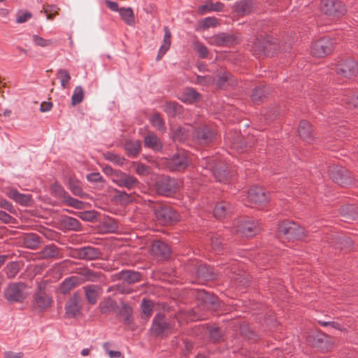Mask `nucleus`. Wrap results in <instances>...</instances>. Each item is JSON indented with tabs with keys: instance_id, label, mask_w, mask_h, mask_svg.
<instances>
[{
	"instance_id": "53",
	"label": "nucleus",
	"mask_w": 358,
	"mask_h": 358,
	"mask_svg": "<svg viewBox=\"0 0 358 358\" xmlns=\"http://www.w3.org/2000/svg\"><path fill=\"white\" fill-rule=\"evenodd\" d=\"M114 199L120 201H133L131 194H128L125 192H117L114 195Z\"/></svg>"
},
{
	"instance_id": "18",
	"label": "nucleus",
	"mask_w": 358,
	"mask_h": 358,
	"mask_svg": "<svg viewBox=\"0 0 358 358\" xmlns=\"http://www.w3.org/2000/svg\"><path fill=\"white\" fill-rule=\"evenodd\" d=\"M311 124L307 120H301L299 124L298 132L299 136L304 141L310 143L313 141V134Z\"/></svg>"
},
{
	"instance_id": "27",
	"label": "nucleus",
	"mask_w": 358,
	"mask_h": 358,
	"mask_svg": "<svg viewBox=\"0 0 358 358\" xmlns=\"http://www.w3.org/2000/svg\"><path fill=\"white\" fill-rule=\"evenodd\" d=\"M228 138L231 140L234 148L238 151H243L245 148L252 146L251 145H248L245 138L239 134H236L234 136H228Z\"/></svg>"
},
{
	"instance_id": "10",
	"label": "nucleus",
	"mask_w": 358,
	"mask_h": 358,
	"mask_svg": "<svg viewBox=\"0 0 358 358\" xmlns=\"http://www.w3.org/2000/svg\"><path fill=\"white\" fill-rule=\"evenodd\" d=\"M239 40L238 35L220 33L210 38V43L217 46L230 47L238 43Z\"/></svg>"
},
{
	"instance_id": "6",
	"label": "nucleus",
	"mask_w": 358,
	"mask_h": 358,
	"mask_svg": "<svg viewBox=\"0 0 358 358\" xmlns=\"http://www.w3.org/2000/svg\"><path fill=\"white\" fill-rule=\"evenodd\" d=\"M321 10L329 16L339 17L346 13L347 8L339 0H323L321 3Z\"/></svg>"
},
{
	"instance_id": "24",
	"label": "nucleus",
	"mask_w": 358,
	"mask_h": 358,
	"mask_svg": "<svg viewBox=\"0 0 358 358\" xmlns=\"http://www.w3.org/2000/svg\"><path fill=\"white\" fill-rule=\"evenodd\" d=\"M180 99L187 103H194L201 100V95L192 88L187 89L180 96Z\"/></svg>"
},
{
	"instance_id": "34",
	"label": "nucleus",
	"mask_w": 358,
	"mask_h": 358,
	"mask_svg": "<svg viewBox=\"0 0 358 358\" xmlns=\"http://www.w3.org/2000/svg\"><path fill=\"white\" fill-rule=\"evenodd\" d=\"M99 252L96 248L92 247L83 248L79 252L80 258L87 259H93L99 257Z\"/></svg>"
},
{
	"instance_id": "21",
	"label": "nucleus",
	"mask_w": 358,
	"mask_h": 358,
	"mask_svg": "<svg viewBox=\"0 0 358 358\" xmlns=\"http://www.w3.org/2000/svg\"><path fill=\"white\" fill-rule=\"evenodd\" d=\"M169 328V324L165 321L164 317L161 314L157 315L153 320L152 332L155 335H159Z\"/></svg>"
},
{
	"instance_id": "54",
	"label": "nucleus",
	"mask_w": 358,
	"mask_h": 358,
	"mask_svg": "<svg viewBox=\"0 0 358 358\" xmlns=\"http://www.w3.org/2000/svg\"><path fill=\"white\" fill-rule=\"evenodd\" d=\"M218 24V20L215 17H206L202 21V27L204 29L209 28L210 27H215Z\"/></svg>"
},
{
	"instance_id": "40",
	"label": "nucleus",
	"mask_w": 358,
	"mask_h": 358,
	"mask_svg": "<svg viewBox=\"0 0 358 358\" xmlns=\"http://www.w3.org/2000/svg\"><path fill=\"white\" fill-rule=\"evenodd\" d=\"M84 98V90L82 87L78 86L75 88L71 97V105L76 106L80 103Z\"/></svg>"
},
{
	"instance_id": "7",
	"label": "nucleus",
	"mask_w": 358,
	"mask_h": 358,
	"mask_svg": "<svg viewBox=\"0 0 358 358\" xmlns=\"http://www.w3.org/2000/svg\"><path fill=\"white\" fill-rule=\"evenodd\" d=\"M215 136V130L206 125L196 128L192 134L194 141L199 145H208L212 143Z\"/></svg>"
},
{
	"instance_id": "22",
	"label": "nucleus",
	"mask_w": 358,
	"mask_h": 358,
	"mask_svg": "<svg viewBox=\"0 0 358 358\" xmlns=\"http://www.w3.org/2000/svg\"><path fill=\"white\" fill-rule=\"evenodd\" d=\"M152 253L158 257L166 258L170 255L171 250L169 245L160 241H155L152 246Z\"/></svg>"
},
{
	"instance_id": "5",
	"label": "nucleus",
	"mask_w": 358,
	"mask_h": 358,
	"mask_svg": "<svg viewBox=\"0 0 358 358\" xmlns=\"http://www.w3.org/2000/svg\"><path fill=\"white\" fill-rule=\"evenodd\" d=\"M337 74L351 78L358 74V63L351 58L339 60L335 67Z\"/></svg>"
},
{
	"instance_id": "35",
	"label": "nucleus",
	"mask_w": 358,
	"mask_h": 358,
	"mask_svg": "<svg viewBox=\"0 0 358 358\" xmlns=\"http://www.w3.org/2000/svg\"><path fill=\"white\" fill-rule=\"evenodd\" d=\"M51 189L57 196L64 198L65 199L64 201H79L78 199H73L67 195V193L64 191L62 187L57 183L52 185Z\"/></svg>"
},
{
	"instance_id": "39",
	"label": "nucleus",
	"mask_w": 358,
	"mask_h": 358,
	"mask_svg": "<svg viewBox=\"0 0 358 358\" xmlns=\"http://www.w3.org/2000/svg\"><path fill=\"white\" fill-rule=\"evenodd\" d=\"M188 136V131L179 126L173 131V139L174 141L182 142L187 138Z\"/></svg>"
},
{
	"instance_id": "37",
	"label": "nucleus",
	"mask_w": 358,
	"mask_h": 358,
	"mask_svg": "<svg viewBox=\"0 0 358 358\" xmlns=\"http://www.w3.org/2000/svg\"><path fill=\"white\" fill-rule=\"evenodd\" d=\"M8 196L10 199L15 201H30L32 199L30 194H20L16 189L10 190L8 193Z\"/></svg>"
},
{
	"instance_id": "16",
	"label": "nucleus",
	"mask_w": 358,
	"mask_h": 358,
	"mask_svg": "<svg viewBox=\"0 0 358 358\" xmlns=\"http://www.w3.org/2000/svg\"><path fill=\"white\" fill-rule=\"evenodd\" d=\"M80 297L75 293L66 303V313L70 317H76L80 314Z\"/></svg>"
},
{
	"instance_id": "60",
	"label": "nucleus",
	"mask_w": 358,
	"mask_h": 358,
	"mask_svg": "<svg viewBox=\"0 0 358 358\" xmlns=\"http://www.w3.org/2000/svg\"><path fill=\"white\" fill-rule=\"evenodd\" d=\"M150 168L143 164H139L136 167V173L141 176H146L149 173Z\"/></svg>"
},
{
	"instance_id": "64",
	"label": "nucleus",
	"mask_w": 358,
	"mask_h": 358,
	"mask_svg": "<svg viewBox=\"0 0 358 358\" xmlns=\"http://www.w3.org/2000/svg\"><path fill=\"white\" fill-rule=\"evenodd\" d=\"M52 107V103L50 101H44L41 104L40 110L41 112L50 110Z\"/></svg>"
},
{
	"instance_id": "55",
	"label": "nucleus",
	"mask_w": 358,
	"mask_h": 358,
	"mask_svg": "<svg viewBox=\"0 0 358 358\" xmlns=\"http://www.w3.org/2000/svg\"><path fill=\"white\" fill-rule=\"evenodd\" d=\"M215 81V78L210 76H198L196 78V82L199 84L208 85L213 83Z\"/></svg>"
},
{
	"instance_id": "3",
	"label": "nucleus",
	"mask_w": 358,
	"mask_h": 358,
	"mask_svg": "<svg viewBox=\"0 0 358 358\" xmlns=\"http://www.w3.org/2000/svg\"><path fill=\"white\" fill-rule=\"evenodd\" d=\"M335 42L328 36L322 37L311 45V53L317 57H324L330 55L334 49Z\"/></svg>"
},
{
	"instance_id": "11",
	"label": "nucleus",
	"mask_w": 358,
	"mask_h": 358,
	"mask_svg": "<svg viewBox=\"0 0 358 358\" xmlns=\"http://www.w3.org/2000/svg\"><path fill=\"white\" fill-rule=\"evenodd\" d=\"M248 199L250 201H269L273 199L271 194L263 187L253 186L248 191Z\"/></svg>"
},
{
	"instance_id": "58",
	"label": "nucleus",
	"mask_w": 358,
	"mask_h": 358,
	"mask_svg": "<svg viewBox=\"0 0 358 358\" xmlns=\"http://www.w3.org/2000/svg\"><path fill=\"white\" fill-rule=\"evenodd\" d=\"M103 347L110 358H119L121 357V352L120 351H113L109 350V343H105Z\"/></svg>"
},
{
	"instance_id": "12",
	"label": "nucleus",
	"mask_w": 358,
	"mask_h": 358,
	"mask_svg": "<svg viewBox=\"0 0 358 358\" xmlns=\"http://www.w3.org/2000/svg\"><path fill=\"white\" fill-rule=\"evenodd\" d=\"M215 78L216 85L218 88L226 90L228 86H234L237 85V80L233 75L225 70L221 71Z\"/></svg>"
},
{
	"instance_id": "49",
	"label": "nucleus",
	"mask_w": 358,
	"mask_h": 358,
	"mask_svg": "<svg viewBox=\"0 0 358 358\" xmlns=\"http://www.w3.org/2000/svg\"><path fill=\"white\" fill-rule=\"evenodd\" d=\"M5 271L8 278H14L19 271L18 264L16 262H11L8 264L6 266Z\"/></svg>"
},
{
	"instance_id": "61",
	"label": "nucleus",
	"mask_w": 358,
	"mask_h": 358,
	"mask_svg": "<svg viewBox=\"0 0 358 358\" xmlns=\"http://www.w3.org/2000/svg\"><path fill=\"white\" fill-rule=\"evenodd\" d=\"M201 296L203 295V298L201 299L203 301L204 303H210L212 304L215 303L216 298L214 296L210 295V294L207 292H201L200 294Z\"/></svg>"
},
{
	"instance_id": "26",
	"label": "nucleus",
	"mask_w": 358,
	"mask_h": 358,
	"mask_svg": "<svg viewBox=\"0 0 358 358\" xmlns=\"http://www.w3.org/2000/svg\"><path fill=\"white\" fill-rule=\"evenodd\" d=\"M164 111L169 116L174 117L182 113V106L176 102H166Z\"/></svg>"
},
{
	"instance_id": "30",
	"label": "nucleus",
	"mask_w": 358,
	"mask_h": 358,
	"mask_svg": "<svg viewBox=\"0 0 358 358\" xmlns=\"http://www.w3.org/2000/svg\"><path fill=\"white\" fill-rule=\"evenodd\" d=\"M144 145L145 147L155 150H159L162 148V144L159 138L154 134H150L145 137Z\"/></svg>"
},
{
	"instance_id": "52",
	"label": "nucleus",
	"mask_w": 358,
	"mask_h": 358,
	"mask_svg": "<svg viewBox=\"0 0 358 358\" xmlns=\"http://www.w3.org/2000/svg\"><path fill=\"white\" fill-rule=\"evenodd\" d=\"M58 255V250L55 245H48L43 250V255L45 257H54Z\"/></svg>"
},
{
	"instance_id": "33",
	"label": "nucleus",
	"mask_w": 358,
	"mask_h": 358,
	"mask_svg": "<svg viewBox=\"0 0 358 358\" xmlns=\"http://www.w3.org/2000/svg\"><path fill=\"white\" fill-rule=\"evenodd\" d=\"M69 186L74 195L81 198H85V196H87V194L83 192L80 182L78 180L70 178L69 180Z\"/></svg>"
},
{
	"instance_id": "36",
	"label": "nucleus",
	"mask_w": 358,
	"mask_h": 358,
	"mask_svg": "<svg viewBox=\"0 0 358 358\" xmlns=\"http://www.w3.org/2000/svg\"><path fill=\"white\" fill-rule=\"evenodd\" d=\"M120 278L129 283L138 282L141 278V275L135 271H123L120 274Z\"/></svg>"
},
{
	"instance_id": "56",
	"label": "nucleus",
	"mask_w": 358,
	"mask_h": 358,
	"mask_svg": "<svg viewBox=\"0 0 358 358\" xmlns=\"http://www.w3.org/2000/svg\"><path fill=\"white\" fill-rule=\"evenodd\" d=\"M211 274L212 272L210 271V268L206 265H201L198 268V275L201 278H207L210 277Z\"/></svg>"
},
{
	"instance_id": "47",
	"label": "nucleus",
	"mask_w": 358,
	"mask_h": 358,
	"mask_svg": "<svg viewBox=\"0 0 358 358\" xmlns=\"http://www.w3.org/2000/svg\"><path fill=\"white\" fill-rule=\"evenodd\" d=\"M142 313L145 318H149L152 313L153 303L150 301L143 300L141 304Z\"/></svg>"
},
{
	"instance_id": "14",
	"label": "nucleus",
	"mask_w": 358,
	"mask_h": 358,
	"mask_svg": "<svg viewBox=\"0 0 358 358\" xmlns=\"http://www.w3.org/2000/svg\"><path fill=\"white\" fill-rule=\"evenodd\" d=\"M166 166L171 171H180L188 166V161L183 154H176L166 159Z\"/></svg>"
},
{
	"instance_id": "63",
	"label": "nucleus",
	"mask_w": 358,
	"mask_h": 358,
	"mask_svg": "<svg viewBox=\"0 0 358 358\" xmlns=\"http://www.w3.org/2000/svg\"><path fill=\"white\" fill-rule=\"evenodd\" d=\"M31 16L32 15L29 12H25L22 14H18L16 21L17 23H23L26 22L28 19L31 18Z\"/></svg>"
},
{
	"instance_id": "28",
	"label": "nucleus",
	"mask_w": 358,
	"mask_h": 358,
	"mask_svg": "<svg viewBox=\"0 0 358 358\" xmlns=\"http://www.w3.org/2000/svg\"><path fill=\"white\" fill-rule=\"evenodd\" d=\"M164 29V32H165L164 38V43L161 46V48L159 50V52H158V55L157 57V60H159L163 57V55H165L166 51L170 48L171 43V34L169 28L167 27H165Z\"/></svg>"
},
{
	"instance_id": "29",
	"label": "nucleus",
	"mask_w": 358,
	"mask_h": 358,
	"mask_svg": "<svg viewBox=\"0 0 358 358\" xmlns=\"http://www.w3.org/2000/svg\"><path fill=\"white\" fill-rule=\"evenodd\" d=\"M80 283V280L77 276H72L66 279L61 285L60 289L63 294L69 293L73 287Z\"/></svg>"
},
{
	"instance_id": "15",
	"label": "nucleus",
	"mask_w": 358,
	"mask_h": 358,
	"mask_svg": "<svg viewBox=\"0 0 358 358\" xmlns=\"http://www.w3.org/2000/svg\"><path fill=\"white\" fill-rule=\"evenodd\" d=\"M113 182L120 187L131 189L138 185V180L132 176L119 171L113 177Z\"/></svg>"
},
{
	"instance_id": "46",
	"label": "nucleus",
	"mask_w": 358,
	"mask_h": 358,
	"mask_svg": "<svg viewBox=\"0 0 358 358\" xmlns=\"http://www.w3.org/2000/svg\"><path fill=\"white\" fill-rule=\"evenodd\" d=\"M115 306V302L108 298L100 303V310L102 313H107L112 311Z\"/></svg>"
},
{
	"instance_id": "42",
	"label": "nucleus",
	"mask_w": 358,
	"mask_h": 358,
	"mask_svg": "<svg viewBox=\"0 0 358 358\" xmlns=\"http://www.w3.org/2000/svg\"><path fill=\"white\" fill-rule=\"evenodd\" d=\"M266 43V38L263 36H260L255 40L252 45L253 50L257 55L263 54L264 48V44Z\"/></svg>"
},
{
	"instance_id": "17",
	"label": "nucleus",
	"mask_w": 358,
	"mask_h": 358,
	"mask_svg": "<svg viewBox=\"0 0 358 358\" xmlns=\"http://www.w3.org/2000/svg\"><path fill=\"white\" fill-rule=\"evenodd\" d=\"M270 93L271 90L266 85H259L252 90L251 99L254 103L260 104L265 101Z\"/></svg>"
},
{
	"instance_id": "62",
	"label": "nucleus",
	"mask_w": 358,
	"mask_h": 358,
	"mask_svg": "<svg viewBox=\"0 0 358 358\" xmlns=\"http://www.w3.org/2000/svg\"><path fill=\"white\" fill-rule=\"evenodd\" d=\"M87 178L89 181L93 182H101L103 180L102 176L99 173H92L87 175Z\"/></svg>"
},
{
	"instance_id": "44",
	"label": "nucleus",
	"mask_w": 358,
	"mask_h": 358,
	"mask_svg": "<svg viewBox=\"0 0 358 358\" xmlns=\"http://www.w3.org/2000/svg\"><path fill=\"white\" fill-rule=\"evenodd\" d=\"M57 76L61 80V85L62 87L64 89L69 87L71 76L68 71L61 69L57 71Z\"/></svg>"
},
{
	"instance_id": "48",
	"label": "nucleus",
	"mask_w": 358,
	"mask_h": 358,
	"mask_svg": "<svg viewBox=\"0 0 358 358\" xmlns=\"http://www.w3.org/2000/svg\"><path fill=\"white\" fill-rule=\"evenodd\" d=\"M104 158L108 161L113 162L116 164L122 165L123 164L125 159L122 157L119 156L115 153L107 152L104 154Z\"/></svg>"
},
{
	"instance_id": "57",
	"label": "nucleus",
	"mask_w": 358,
	"mask_h": 358,
	"mask_svg": "<svg viewBox=\"0 0 358 358\" xmlns=\"http://www.w3.org/2000/svg\"><path fill=\"white\" fill-rule=\"evenodd\" d=\"M24 356V354L22 352L7 350L3 353V358H23Z\"/></svg>"
},
{
	"instance_id": "31",
	"label": "nucleus",
	"mask_w": 358,
	"mask_h": 358,
	"mask_svg": "<svg viewBox=\"0 0 358 358\" xmlns=\"http://www.w3.org/2000/svg\"><path fill=\"white\" fill-rule=\"evenodd\" d=\"M230 213V206L229 203H216L214 207L213 213L217 218L226 217Z\"/></svg>"
},
{
	"instance_id": "8",
	"label": "nucleus",
	"mask_w": 358,
	"mask_h": 358,
	"mask_svg": "<svg viewBox=\"0 0 358 358\" xmlns=\"http://www.w3.org/2000/svg\"><path fill=\"white\" fill-rule=\"evenodd\" d=\"M157 194L166 196H170L174 194L177 189L176 180L169 176H162L155 184Z\"/></svg>"
},
{
	"instance_id": "13",
	"label": "nucleus",
	"mask_w": 358,
	"mask_h": 358,
	"mask_svg": "<svg viewBox=\"0 0 358 358\" xmlns=\"http://www.w3.org/2000/svg\"><path fill=\"white\" fill-rule=\"evenodd\" d=\"M157 219L164 224H171L178 220V213L169 207H162L155 212Z\"/></svg>"
},
{
	"instance_id": "2",
	"label": "nucleus",
	"mask_w": 358,
	"mask_h": 358,
	"mask_svg": "<svg viewBox=\"0 0 358 358\" xmlns=\"http://www.w3.org/2000/svg\"><path fill=\"white\" fill-rule=\"evenodd\" d=\"M278 234L287 240L299 239L304 236V230L296 223L285 220L280 223Z\"/></svg>"
},
{
	"instance_id": "1",
	"label": "nucleus",
	"mask_w": 358,
	"mask_h": 358,
	"mask_svg": "<svg viewBox=\"0 0 358 358\" xmlns=\"http://www.w3.org/2000/svg\"><path fill=\"white\" fill-rule=\"evenodd\" d=\"M329 176L336 183L342 187H349L355 184L353 174L340 165L334 164L329 166Z\"/></svg>"
},
{
	"instance_id": "51",
	"label": "nucleus",
	"mask_w": 358,
	"mask_h": 358,
	"mask_svg": "<svg viewBox=\"0 0 358 358\" xmlns=\"http://www.w3.org/2000/svg\"><path fill=\"white\" fill-rule=\"evenodd\" d=\"M33 41L37 45L43 48L50 46L52 44V41L51 40L45 39L38 35L33 36Z\"/></svg>"
},
{
	"instance_id": "45",
	"label": "nucleus",
	"mask_w": 358,
	"mask_h": 358,
	"mask_svg": "<svg viewBox=\"0 0 358 358\" xmlns=\"http://www.w3.org/2000/svg\"><path fill=\"white\" fill-rule=\"evenodd\" d=\"M342 101L350 108L358 109V94H352L351 95H345L342 99Z\"/></svg>"
},
{
	"instance_id": "38",
	"label": "nucleus",
	"mask_w": 358,
	"mask_h": 358,
	"mask_svg": "<svg viewBox=\"0 0 358 358\" xmlns=\"http://www.w3.org/2000/svg\"><path fill=\"white\" fill-rule=\"evenodd\" d=\"M267 46L264 47V50L263 52V55L266 56H273L274 53H275L278 49L279 45L277 43V40L275 38H273V37L271 38L268 43H266Z\"/></svg>"
},
{
	"instance_id": "20",
	"label": "nucleus",
	"mask_w": 358,
	"mask_h": 358,
	"mask_svg": "<svg viewBox=\"0 0 358 358\" xmlns=\"http://www.w3.org/2000/svg\"><path fill=\"white\" fill-rule=\"evenodd\" d=\"M51 298L43 291L40 290L34 296V306L39 310H44L50 306Z\"/></svg>"
},
{
	"instance_id": "19",
	"label": "nucleus",
	"mask_w": 358,
	"mask_h": 358,
	"mask_svg": "<svg viewBox=\"0 0 358 358\" xmlns=\"http://www.w3.org/2000/svg\"><path fill=\"white\" fill-rule=\"evenodd\" d=\"M255 6V0H239L234 6V10L238 15L243 16L250 14Z\"/></svg>"
},
{
	"instance_id": "41",
	"label": "nucleus",
	"mask_w": 358,
	"mask_h": 358,
	"mask_svg": "<svg viewBox=\"0 0 358 358\" xmlns=\"http://www.w3.org/2000/svg\"><path fill=\"white\" fill-rule=\"evenodd\" d=\"M126 150L131 155H137L141 150V143L138 141H129L125 143Z\"/></svg>"
},
{
	"instance_id": "4",
	"label": "nucleus",
	"mask_w": 358,
	"mask_h": 358,
	"mask_svg": "<svg viewBox=\"0 0 358 358\" xmlns=\"http://www.w3.org/2000/svg\"><path fill=\"white\" fill-rule=\"evenodd\" d=\"M233 229L237 234L248 237L253 236L261 231L255 222L245 219L235 220L233 224Z\"/></svg>"
},
{
	"instance_id": "9",
	"label": "nucleus",
	"mask_w": 358,
	"mask_h": 358,
	"mask_svg": "<svg viewBox=\"0 0 358 358\" xmlns=\"http://www.w3.org/2000/svg\"><path fill=\"white\" fill-rule=\"evenodd\" d=\"M24 288V285L23 284L10 285L4 292L6 299L12 302L23 301L27 297Z\"/></svg>"
},
{
	"instance_id": "25",
	"label": "nucleus",
	"mask_w": 358,
	"mask_h": 358,
	"mask_svg": "<svg viewBox=\"0 0 358 358\" xmlns=\"http://www.w3.org/2000/svg\"><path fill=\"white\" fill-rule=\"evenodd\" d=\"M86 298L89 303H96L98 297L101 294V288L97 285H90L85 287Z\"/></svg>"
},
{
	"instance_id": "50",
	"label": "nucleus",
	"mask_w": 358,
	"mask_h": 358,
	"mask_svg": "<svg viewBox=\"0 0 358 358\" xmlns=\"http://www.w3.org/2000/svg\"><path fill=\"white\" fill-rule=\"evenodd\" d=\"M98 213L95 210L80 212L79 217L85 221L92 222L97 219Z\"/></svg>"
},
{
	"instance_id": "32",
	"label": "nucleus",
	"mask_w": 358,
	"mask_h": 358,
	"mask_svg": "<svg viewBox=\"0 0 358 358\" xmlns=\"http://www.w3.org/2000/svg\"><path fill=\"white\" fill-rule=\"evenodd\" d=\"M119 13L126 24L130 26L135 24L134 14L131 8H121L119 10Z\"/></svg>"
},
{
	"instance_id": "59",
	"label": "nucleus",
	"mask_w": 358,
	"mask_h": 358,
	"mask_svg": "<svg viewBox=\"0 0 358 358\" xmlns=\"http://www.w3.org/2000/svg\"><path fill=\"white\" fill-rule=\"evenodd\" d=\"M196 49L201 57L205 58L208 56V51L206 46L202 44H196Z\"/></svg>"
},
{
	"instance_id": "43",
	"label": "nucleus",
	"mask_w": 358,
	"mask_h": 358,
	"mask_svg": "<svg viewBox=\"0 0 358 358\" xmlns=\"http://www.w3.org/2000/svg\"><path fill=\"white\" fill-rule=\"evenodd\" d=\"M150 122L153 127H157L160 131L165 130V124L164 122L159 115V113H156L153 114L150 117Z\"/></svg>"
},
{
	"instance_id": "23",
	"label": "nucleus",
	"mask_w": 358,
	"mask_h": 358,
	"mask_svg": "<svg viewBox=\"0 0 358 358\" xmlns=\"http://www.w3.org/2000/svg\"><path fill=\"white\" fill-rule=\"evenodd\" d=\"M210 169L215 178L220 182L224 181L227 178L228 170L227 166L223 163H217L214 166H210Z\"/></svg>"
}]
</instances>
